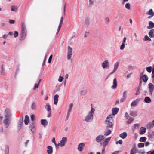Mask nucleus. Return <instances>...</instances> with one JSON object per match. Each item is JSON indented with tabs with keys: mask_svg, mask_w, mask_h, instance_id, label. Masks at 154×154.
Instances as JSON below:
<instances>
[{
	"mask_svg": "<svg viewBox=\"0 0 154 154\" xmlns=\"http://www.w3.org/2000/svg\"><path fill=\"white\" fill-rule=\"evenodd\" d=\"M95 110L94 109L91 107V110L89 112L88 115L85 117V121L86 122H90L93 120Z\"/></svg>",
	"mask_w": 154,
	"mask_h": 154,
	"instance_id": "nucleus-1",
	"label": "nucleus"
},
{
	"mask_svg": "<svg viewBox=\"0 0 154 154\" xmlns=\"http://www.w3.org/2000/svg\"><path fill=\"white\" fill-rule=\"evenodd\" d=\"M72 49L69 46H68V51L67 58L68 60L71 59L72 63V59L71 58L72 55Z\"/></svg>",
	"mask_w": 154,
	"mask_h": 154,
	"instance_id": "nucleus-2",
	"label": "nucleus"
},
{
	"mask_svg": "<svg viewBox=\"0 0 154 154\" xmlns=\"http://www.w3.org/2000/svg\"><path fill=\"white\" fill-rule=\"evenodd\" d=\"M11 114L10 110L7 108L5 109V118L6 119H11Z\"/></svg>",
	"mask_w": 154,
	"mask_h": 154,
	"instance_id": "nucleus-3",
	"label": "nucleus"
},
{
	"mask_svg": "<svg viewBox=\"0 0 154 154\" xmlns=\"http://www.w3.org/2000/svg\"><path fill=\"white\" fill-rule=\"evenodd\" d=\"M67 140V139L66 137H63L62 138V140L60 141V143L58 144V146H60L61 147L64 146Z\"/></svg>",
	"mask_w": 154,
	"mask_h": 154,
	"instance_id": "nucleus-4",
	"label": "nucleus"
},
{
	"mask_svg": "<svg viewBox=\"0 0 154 154\" xmlns=\"http://www.w3.org/2000/svg\"><path fill=\"white\" fill-rule=\"evenodd\" d=\"M11 119L5 118L3 121V123L5 128H8L10 126Z\"/></svg>",
	"mask_w": 154,
	"mask_h": 154,
	"instance_id": "nucleus-5",
	"label": "nucleus"
},
{
	"mask_svg": "<svg viewBox=\"0 0 154 154\" xmlns=\"http://www.w3.org/2000/svg\"><path fill=\"white\" fill-rule=\"evenodd\" d=\"M27 31H21V34L20 37V40H23L26 36Z\"/></svg>",
	"mask_w": 154,
	"mask_h": 154,
	"instance_id": "nucleus-6",
	"label": "nucleus"
},
{
	"mask_svg": "<svg viewBox=\"0 0 154 154\" xmlns=\"http://www.w3.org/2000/svg\"><path fill=\"white\" fill-rule=\"evenodd\" d=\"M35 124L34 122H33L29 124V128L32 132H34L35 131Z\"/></svg>",
	"mask_w": 154,
	"mask_h": 154,
	"instance_id": "nucleus-7",
	"label": "nucleus"
},
{
	"mask_svg": "<svg viewBox=\"0 0 154 154\" xmlns=\"http://www.w3.org/2000/svg\"><path fill=\"white\" fill-rule=\"evenodd\" d=\"M149 88V94L150 95H152V93L154 90V85L151 83L148 84Z\"/></svg>",
	"mask_w": 154,
	"mask_h": 154,
	"instance_id": "nucleus-8",
	"label": "nucleus"
},
{
	"mask_svg": "<svg viewBox=\"0 0 154 154\" xmlns=\"http://www.w3.org/2000/svg\"><path fill=\"white\" fill-rule=\"evenodd\" d=\"M104 138V136L103 135H100L97 137L96 141L97 143L100 142Z\"/></svg>",
	"mask_w": 154,
	"mask_h": 154,
	"instance_id": "nucleus-9",
	"label": "nucleus"
},
{
	"mask_svg": "<svg viewBox=\"0 0 154 154\" xmlns=\"http://www.w3.org/2000/svg\"><path fill=\"white\" fill-rule=\"evenodd\" d=\"M109 63L108 60H105L102 64V66L103 68H109Z\"/></svg>",
	"mask_w": 154,
	"mask_h": 154,
	"instance_id": "nucleus-10",
	"label": "nucleus"
},
{
	"mask_svg": "<svg viewBox=\"0 0 154 154\" xmlns=\"http://www.w3.org/2000/svg\"><path fill=\"white\" fill-rule=\"evenodd\" d=\"M113 85L111 86V88L112 89H116L117 85V79L116 78L114 79L113 82Z\"/></svg>",
	"mask_w": 154,
	"mask_h": 154,
	"instance_id": "nucleus-11",
	"label": "nucleus"
},
{
	"mask_svg": "<svg viewBox=\"0 0 154 154\" xmlns=\"http://www.w3.org/2000/svg\"><path fill=\"white\" fill-rule=\"evenodd\" d=\"M105 122L107 124V126L106 127V128H112L113 124L110 121H107V120H105Z\"/></svg>",
	"mask_w": 154,
	"mask_h": 154,
	"instance_id": "nucleus-12",
	"label": "nucleus"
},
{
	"mask_svg": "<svg viewBox=\"0 0 154 154\" xmlns=\"http://www.w3.org/2000/svg\"><path fill=\"white\" fill-rule=\"evenodd\" d=\"M111 129L106 128L105 131L104 132V135L106 136H108L111 134Z\"/></svg>",
	"mask_w": 154,
	"mask_h": 154,
	"instance_id": "nucleus-13",
	"label": "nucleus"
},
{
	"mask_svg": "<svg viewBox=\"0 0 154 154\" xmlns=\"http://www.w3.org/2000/svg\"><path fill=\"white\" fill-rule=\"evenodd\" d=\"M85 144L84 143H80L78 145V150L80 151H82L83 150V147L84 146Z\"/></svg>",
	"mask_w": 154,
	"mask_h": 154,
	"instance_id": "nucleus-14",
	"label": "nucleus"
},
{
	"mask_svg": "<svg viewBox=\"0 0 154 154\" xmlns=\"http://www.w3.org/2000/svg\"><path fill=\"white\" fill-rule=\"evenodd\" d=\"M111 137L106 138L105 140L104 141L103 143V146H104V147H106L109 143V142L110 141V139L111 138Z\"/></svg>",
	"mask_w": 154,
	"mask_h": 154,
	"instance_id": "nucleus-15",
	"label": "nucleus"
},
{
	"mask_svg": "<svg viewBox=\"0 0 154 154\" xmlns=\"http://www.w3.org/2000/svg\"><path fill=\"white\" fill-rule=\"evenodd\" d=\"M63 17H62L60 19V24L59 26H58V27L57 30V34H58V32H59L60 29L61 27L62 26L63 24Z\"/></svg>",
	"mask_w": 154,
	"mask_h": 154,
	"instance_id": "nucleus-16",
	"label": "nucleus"
},
{
	"mask_svg": "<svg viewBox=\"0 0 154 154\" xmlns=\"http://www.w3.org/2000/svg\"><path fill=\"white\" fill-rule=\"evenodd\" d=\"M140 79H142L143 81L146 83L148 80V78L146 75H144L143 76H140Z\"/></svg>",
	"mask_w": 154,
	"mask_h": 154,
	"instance_id": "nucleus-17",
	"label": "nucleus"
},
{
	"mask_svg": "<svg viewBox=\"0 0 154 154\" xmlns=\"http://www.w3.org/2000/svg\"><path fill=\"white\" fill-rule=\"evenodd\" d=\"M47 148L48 149L47 150V152L48 154H52L53 153V148L51 146H48Z\"/></svg>",
	"mask_w": 154,
	"mask_h": 154,
	"instance_id": "nucleus-18",
	"label": "nucleus"
},
{
	"mask_svg": "<svg viewBox=\"0 0 154 154\" xmlns=\"http://www.w3.org/2000/svg\"><path fill=\"white\" fill-rule=\"evenodd\" d=\"M146 131V129L143 127H141L140 128V134H144Z\"/></svg>",
	"mask_w": 154,
	"mask_h": 154,
	"instance_id": "nucleus-19",
	"label": "nucleus"
},
{
	"mask_svg": "<svg viewBox=\"0 0 154 154\" xmlns=\"http://www.w3.org/2000/svg\"><path fill=\"white\" fill-rule=\"evenodd\" d=\"M149 35L150 38H154V29H151L149 31Z\"/></svg>",
	"mask_w": 154,
	"mask_h": 154,
	"instance_id": "nucleus-20",
	"label": "nucleus"
},
{
	"mask_svg": "<svg viewBox=\"0 0 154 154\" xmlns=\"http://www.w3.org/2000/svg\"><path fill=\"white\" fill-rule=\"evenodd\" d=\"M1 71H0V74L1 75H4L5 74V69L3 67V64H2L1 65Z\"/></svg>",
	"mask_w": 154,
	"mask_h": 154,
	"instance_id": "nucleus-21",
	"label": "nucleus"
},
{
	"mask_svg": "<svg viewBox=\"0 0 154 154\" xmlns=\"http://www.w3.org/2000/svg\"><path fill=\"white\" fill-rule=\"evenodd\" d=\"M119 110V109L116 107L113 108L112 109V115H115L116 114L118 113Z\"/></svg>",
	"mask_w": 154,
	"mask_h": 154,
	"instance_id": "nucleus-22",
	"label": "nucleus"
},
{
	"mask_svg": "<svg viewBox=\"0 0 154 154\" xmlns=\"http://www.w3.org/2000/svg\"><path fill=\"white\" fill-rule=\"evenodd\" d=\"M138 101L139 100L137 99L135 100L131 103V106L134 107H135L138 104Z\"/></svg>",
	"mask_w": 154,
	"mask_h": 154,
	"instance_id": "nucleus-23",
	"label": "nucleus"
},
{
	"mask_svg": "<svg viewBox=\"0 0 154 154\" xmlns=\"http://www.w3.org/2000/svg\"><path fill=\"white\" fill-rule=\"evenodd\" d=\"M41 124L43 125L44 127L47 126L48 124V122L46 119H41Z\"/></svg>",
	"mask_w": 154,
	"mask_h": 154,
	"instance_id": "nucleus-24",
	"label": "nucleus"
},
{
	"mask_svg": "<svg viewBox=\"0 0 154 154\" xmlns=\"http://www.w3.org/2000/svg\"><path fill=\"white\" fill-rule=\"evenodd\" d=\"M59 97V95L58 94H56L54 95V104L55 105H56L58 100V98Z\"/></svg>",
	"mask_w": 154,
	"mask_h": 154,
	"instance_id": "nucleus-25",
	"label": "nucleus"
},
{
	"mask_svg": "<svg viewBox=\"0 0 154 154\" xmlns=\"http://www.w3.org/2000/svg\"><path fill=\"white\" fill-rule=\"evenodd\" d=\"M25 124L26 125H27L29 121V117L28 115H26L24 120V121Z\"/></svg>",
	"mask_w": 154,
	"mask_h": 154,
	"instance_id": "nucleus-26",
	"label": "nucleus"
},
{
	"mask_svg": "<svg viewBox=\"0 0 154 154\" xmlns=\"http://www.w3.org/2000/svg\"><path fill=\"white\" fill-rule=\"evenodd\" d=\"M149 26L147 27L148 29H152L154 27V23L152 21L149 22Z\"/></svg>",
	"mask_w": 154,
	"mask_h": 154,
	"instance_id": "nucleus-27",
	"label": "nucleus"
},
{
	"mask_svg": "<svg viewBox=\"0 0 154 154\" xmlns=\"http://www.w3.org/2000/svg\"><path fill=\"white\" fill-rule=\"evenodd\" d=\"M45 108L47 111H51V108L48 103L45 106Z\"/></svg>",
	"mask_w": 154,
	"mask_h": 154,
	"instance_id": "nucleus-28",
	"label": "nucleus"
},
{
	"mask_svg": "<svg viewBox=\"0 0 154 154\" xmlns=\"http://www.w3.org/2000/svg\"><path fill=\"white\" fill-rule=\"evenodd\" d=\"M127 136V134L125 132H123L119 135V136L122 139H125Z\"/></svg>",
	"mask_w": 154,
	"mask_h": 154,
	"instance_id": "nucleus-29",
	"label": "nucleus"
},
{
	"mask_svg": "<svg viewBox=\"0 0 154 154\" xmlns=\"http://www.w3.org/2000/svg\"><path fill=\"white\" fill-rule=\"evenodd\" d=\"M146 14L147 15H152V16H154V12H153L152 9H150L147 12Z\"/></svg>",
	"mask_w": 154,
	"mask_h": 154,
	"instance_id": "nucleus-30",
	"label": "nucleus"
},
{
	"mask_svg": "<svg viewBox=\"0 0 154 154\" xmlns=\"http://www.w3.org/2000/svg\"><path fill=\"white\" fill-rule=\"evenodd\" d=\"M21 31H26L25 25L24 23L23 22H22L21 23Z\"/></svg>",
	"mask_w": 154,
	"mask_h": 154,
	"instance_id": "nucleus-31",
	"label": "nucleus"
},
{
	"mask_svg": "<svg viewBox=\"0 0 154 154\" xmlns=\"http://www.w3.org/2000/svg\"><path fill=\"white\" fill-rule=\"evenodd\" d=\"M130 115L133 117H135L137 116V112L135 111H131L130 112Z\"/></svg>",
	"mask_w": 154,
	"mask_h": 154,
	"instance_id": "nucleus-32",
	"label": "nucleus"
},
{
	"mask_svg": "<svg viewBox=\"0 0 154 154\" xmlns=\"http://www.w3.org/2000/svg\"><path fill=\"white\" fill-rule=\"evenodd\" d=\"M23 123V122H22V121H19L17 126L18 128V131H19L21 129Z\"/></svg>",
	"mask_w": 154,
	"mask_h": 154,
	"instance_id": "nucleus-33",
	"label": "nucleus"
},
{
	"mask_svg": "<svg viewBox=\"0 0 154 154\" xmlns=\"http://www.w3.org/2000/svg\"><path fill=\"white\" fill-rule=\"evenodd\" d=\"M9 146L8 145H6L5 147V154H9Z\"/></svg>",
	"mask_w": 154,
	"mask_h": 154,
	"instance_id": "nucleus-34",
	"label": "nucleus"
},
{
	"mask_svg": "<svg viewBox=\"0 0 154 154\" xmlns=\"http://www.w3.org/2000/svg\"><path fill=\"white\" fill-rule=\"evenodd\" d=\"M119 65V63L118 62H117L114 64V69L116 70L117 69L118 66Z\"/></svg>",
	"mask_w": 154,
	"mask_h": 154,
	"instance_id": "nucleus-35",
	"label": "nucleus"
},
{
	"mask_svg": "<svg viewBox=\"0 0 154 154\" xmlns=\"http://www.w3.org/2000/svg\"><path fill=\"white\" fill-rule=\"evenodd\" d=\"M144 100L145 102L147 103H149L151 101L150 98L148 97H145Z\"/></svg>",
	"mask_w": 154,
	"mask_h": 154,
	"instance_id": "nucleus-36",
	"label": "nucleus"
},
{
	"mask_svg": "<svg viewBox=\"0 0 154 154\" xmlns=\"http://www.w3.org/2000/svg\"><path fill=\"white\" fill-rule=\"evenodd\" d=\"M11 11L16 12L17 10V6L15 5L12 6L11 7Z\"/></svg>",
	"mask_w": 154,
	"mask_h": 154,
	"instance_id": "nucleus-37",
	"label": "nucleus"
},
{
	"mask_svg": "<svg viewBox=\"0 0 154 154\" xmlns=\"http://www.w3.org/2000/svg\"><path fill=\"white\" fill-rule=\"evenodd\" d=\"M73 104L72 103H70L69 105V108L68 110V113H70V112L71 111H72V108L73 107Z\"/></svg>",
	"mask_w": 154,
	"mask_h": 154,
	"instance_id": "nucleus-38",
	"label": "nucleus"
},
{
	"mask_svg": "<svg viewBox=\"0 0 154 154\" xmlns=\"http://www.w3.org/2000/svg\"><path fill=\"white\" fill-rule=\"evenodd\" d=\"M31 108L32 110H35L36 109V104L35 102H33L32 103Z\"/></svg>",
	"mask_w": 154,
	"mask_h": 154,
	"instance_id": "nucleus-39",
	"label": "nucleus"
},
{
	"mask_svg": "<svg viewBox=\"0 0 154 154\" xmlns=\"http://www.w3.org/2000/svg\"><path fill=\"white\" fill-rule=\"evenodd\" d=\"M136 149H131L130 152V154H135L137 152Z\"/></svg>",
	"mask_w": 154,
	"mask_h": 154,
	"instance_id": "nucleus-40",
	"label": "nucleus"
},
{
	"mask_svg": "<svg viewBox=\"0 0 154 154\" xmlns=\"http://www.w3.org/2000/svg\"><path fill=\"white\" fill-rule=\"evenodd\" d=\"M137 152L139 154H145L146 153L144 150L143 149L137 150Z\"/></svg>",
	"mask_w": 154,
	"mask_h": 154,
	"instance_id": "nucleus-41",
	"label": "nucleus"
},
{
	"mask_svg": "<svg viewBox=\"0 0 154 154\" xmlns=\"http://www.w3.org/2000/svg\"><path fill=\"white\" fill-rule=\"evenodd\" d=\"M109 21L110 20L108 17H106L104 19V22L106 24H108Z\"/></svg>",
	"mask_w": 154,
	"mask_h": 154,
	"instance_id": "nucleus-42",
	"label": "nucleus"
},
{
	"mask_svg": "<svg viewBox=\"0 0 154 154\" xmlns=\"http://www.w3.org/2000/svg\"><path fill=\"white\" fill-rule=\"evenodd\" d=\"M146 138L145 137H142L140 138L139 141L140 142H145L146 141Z\"/></svg>",
	"mask_w": 154,
	"mask_h": 154,
	"instance_id": "nucleus-43",
	"label": "nucleus"
},
{
	"mask_svg": "<svg viewBox=\"0 0 154 154\" xmlns=\"http://www.w3.org/2000/svg\"><path fill=\"white\" fill-rule=\"evenodd\" d=\"M137 146L138 148H142L144 147V143H140L137 144Z\"/></svg>",
	"mask_w": 154,
	"mask_h": 154,
	"instance_id": "nucleus-44",
	"label": "nucleus"
},
{
	"mask_svg": "<svg viewBox=\"0 0 154 154\" xmlns=\"http://www.w3.org/2000/svg\"><path fill=\"white\" fill-rule=\"evenodd\" d=\"M134 120V119L133 118H130L127 121V123L128 124L131 123Z\"/></svg>",
	"mask_w": 154,
	"mask_h": 154,
	"instance_id": "nucleus-45",
	"label": "nucleus"
},
{
	"mask_svg": "<svg viewBox=\"0 0 154 154\" xmlns=\"http://www.w3.org/2000/svg\"><path fill=\"white\" fill-rule=\"evenodd\" d=\"M125 8L128 9L130 10L131 8L130 4L129 3H127L125 5Z\"/></svg>",
	"mask_w": 154,
	"mask_h": 154,
	"instance_id": "nucleus-46",
	"label": "nucleus"
},
{
	"mask_svg": "<svg viewBox=\"0 0 154 154\" xmlns=\"http://www.w3.org/2000/svg\"><path fill=\"white\" fill-rule=\"evenodd\" d=\"M146 70L149 73L151 72L152 68L151 66L148 67L146 68Z\"/></svg>",
	"mask_w": 154,
	"mask_h": 154,
	"instance_id": "nucleus-47",
	"label": "nucleus"
},
{
	"mask_svg": "<svg viewBox=\"0 0 154 154\" xmlns=\"http://www.w3.org/2000/svg\"><path fill=\"white\" fill-rule=\"evenodd\" d=\"M152 127V124L149 123L146 125V128L147 129H150Z\"/></svg>",
	"mask_w": 154,
	"mask_h": 154,
	"instance_id": "nucleus-48",
	"label": "nucleus"
},
{
	"mask_svg": "<svg viewBox=\"0 0 154 154\" xmlns=\"http://www.w3.org/2000/svg\"><path fill=\"white\" fill-rule=\"evenodd\" d=\"M52 57H53L52 55V54L50 56V57L49 58L48 60V63H51V60H52Z\"/></svg>",
	"mask_w": 154,
	"mask_h": 154,
	"instance_id": "nucleus-49",
	"label": "nucleus"
},
{
	"mask_svg": "<svg viewBox=\"0 0 154 154\" xmlns=\"http://www.w3.org/2000/svg\"><path fill=\"white\" fill-rule=\"evenodd\" d=\"M39 86V83H36L35 85L33 88V90H35L36 88H38V86Z\"/></svg>",
	"mask_w": 154,
	"mask_h": 154,
	"instance_id": "nucleus-50",
	"label": "nucleus"
},
{
	"mask_svg": "<svg viewBox=\"0 0 154 154\" xmlns=\"http://www.w3.org/2000/svg\"><path fill=\"white\" fill-rule=\"evenodd\" d=\"M18 33L17 31H15L14 33V38H16L18 36Z\"/></svg>",
	"mask_w": 154,
	"mask_h": 154,
	"instance_id": "nucleus-51",
	"label": "nucleus"
},
{
	"mask_svg": "<svg viewBox=\"0 0 154 154\" xmlns=\"http://www.w3.org/2000/svg\"><path fill=\"white\" fill-rule=\"evenodd\" d=\"M142 82V79H140L139 84V86H138V87H137V88H140L141 87Z\"/></svg>",
	"mask_w": 154,
	"mask_h": 154,
	"instance_id": "nucleus-52",
	"label": "nucleus"
},
{
	"mask_svg": "<svg viewBox=\"0 0 154 154\" xmlns=\"http://www.w3.org/2000/svg\"><path fill=\"white\" fill-rule=\"evenodd\" d=\"M46 57H47V55H46V54H45V57H44V59L43 63H42V66H43L45 65V62Z\"/></svg>",
	"mask_w": 154,
	"mask_h": 154,
	"instance_id": "nucleus-53",
	"label": "nucleus"
},
{
	"mask_svg": "<svg viewBox=\"0 0 154 154\" xmlns=\"http://www.w3.org/2000/svg\"><path fill=\"white\" fill-rule=\"evenodd\" d=\"M87 93L86 91H81L80 94L82 95H84L86 94Z\"/></svg>",
	"mask_w": 154,
	"mask_h": 154,
	"instance_id": "nucleus-54",
	"label": "nucleus"
},
{
	"mask_svg": "<svg viewBox=\"0 0 154 154\" xmlns=\"http://www.w3.org/2000/svg\"><path fill=\"white\" fill-rule=\"evenodd\" d=\"M127 92L126 91H125L124 92L123 95V98H125V99L126 98L127 96Z\"/></svg>",
	"mask_w": 154,
	"mask_h": 154,
	"instance_id": "nucleus-55",
	"label": "nucleus"
},
{
	"mask_svg": "<svg viewBox=\"0 0 154 154\" xmlns=\"http://www.w3.org/2000/svg\"><path fill=\"white\" fill-rule=\"evenodd\" d=\"M9 23L11 24H14L15 23V20H13L10 19L9 20Z\"/></svg>",
	"mask_w": 154,
	"mask_h": 154,
	"instance_id": "nucleus-56",
	"label": "nucleus"
},
{
	"mask_svg": "<svg viewBox=\"0 0 154 154\" xmlns=\"http://www.w3.org/2000/svg\"><path fill=\"white\" fill-rule=\"evenodd\" d=\"M149 37L146 35H145L144 38H143V40L144 41H147L148 40V39H149Z\"/></svg>",
	"mask_w": 154,
	"mask_h": 154,
	"instance_id": "nucleus-57",
	"label": "nucleus"
},
{
	"mask_svg": "<svg viewBox=\"0 0 154 154\" xmlns=\"http://www.w3.org/2000/svg\"><path fill=\"white\" fill-rule=\"evenodd\" d=\"M140 88H137V90L136 91V92L135 94V95H137L140 94L139 90Z\"/></svg>",
	"mask_w": 154,
	"mask_h": 154,
	"instance_id": "nucleus-58",
	"label": "nucleus"
},
{
	"mask_svg": "<svg viewBox=\"0 0 154 154\" xmlns=\"http://www.w3.org/2000/svg\"><path fill=\"white\" fill-rule=\"evenodd\" d=\"M35 116L34 115H31L30 118L32 121H33L35 120Z\"/></svg>",
	"mask_w": 154,
	"mask_h": 154,
	"instance_id": "nucleus-59",
	"label": "nucleus"
},
{
	"mask_svg": "<svg viewBox=\"0 0 154 154\" xmlns=\"http://www.w3.org/2000/svg\"><path fill=\"white\" fill-rule=\"evenodd\" d=\"M122 143V140H120L118 141H117L116 142V144L118 143L121 144Z\"/></svg>",
	"mask_w": 154,
	"mask_h": 154,
	"instance_id": "nucleus-60",
	"label": "nucleus"
},
{
	"mask_svg": "<svg viewBox=\"0 0 154 154\" xmlns=\"http://www.w3.org/2000/svg\"><path fill=\"white\" fill-rule=\"evenodd\" d=\"M63 79V77L61 76H60L59 77V78L58 79V81L60 82H62Z\"/></svg>",
	"mask_w": 154,
	"mask_h": 154,
	"instance_id": "nucleus-61",
	"label": "nucleus"
},
{
	"mask_svg": "<svg viewBox=\"0 0 154 154\" xmlns=\"http://www.w3.org/2000/svg\"><path fill=\"white\" fill-rule=\"evenodd\" d=\"M154 66V65H153V66ZM152 78L154 79V66H153V68H152Z\"/></svg>",
	"mask_w": 154,
	"mask_h": 154,
	"instance_id": "nucleus-62",
	"label": "nucleus"
},
{
	"mask_svg": "<svg viewBox=\"0 0 154 154\" xmlns=\"http://www.w3.org/2000/svg\"><path fill=\"white\" fill-rule=\"evenodd\" d=\"M89 32H85L84 37L85 38H86L89 35Z\"/></svg>",
	"mask_w": 154,
	"mask_h": 154,
	"instance_id": "nucleus-63",
	"label": "nucleus"
},
{
	"mask_svg": "<svg viewBox=\"0 0 154 154\" xmlns=\"http://www.w3.org/2000/svg\"><path fill=\"white\" fill-rule=\"evenodd\" d=\"M106 147L103 146V148L101 154H105V149Z\"/></svg>",
	"mask_w": 154,
	"mask_h": 154,
	"instance_id": "nucleus-64",
	"label": "nucleus"
}]
</instances>
